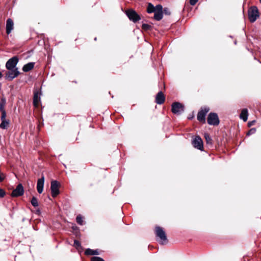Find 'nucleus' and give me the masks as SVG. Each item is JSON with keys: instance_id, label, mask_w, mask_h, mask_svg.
Masks as SVG:
<instances>
[{"instance_id": "f257e3e1", "label": "nucleus", "mask_w": 261, "mask_h": 261, "mask_svg": "<svg viewBox=\"0 0 261 261\" xmlns=\"http://www.w3.org/2000/svg\"><path fill=\"white\" fill-rule=\"evenodd\" d=\"M154 233L156 237H158L160 240V243L162 245L167 244L168 240L166 234L163 228L160 226H156L154 228Z\"/></svg>"}, {"instance_id": "f03ea898", "label": "nucleus", "mask_w": 261, "mask_h": 261, "mask_svg": "<svg viewBox=\"0 0 261 261\" xmlns=\"http://www.w3.org/2000/svg\"><path fill=\"white\" fill-rule=\"evenodd\" d=\"M248 19L250 22H255L259 16V11L255 6H251L248 10Z\"/></svg>"}, {"instance_id": "7ed1b4c3", "label": "nucleus", "mask_w": 261, "mask_h": 261, "mask_svg": "<svg viewBox=\"0 0 261 261\" xmlns=\"http://www.w3.org/2000/svg\"><path fill=\"white\" fill-rule=\"evenodd\" d=\"M210 109L207 107H201L198 112L197 119V120L202 123H205L206 122V116L207 113L210 111Z\"/></svg>"}, {"instance_id": "20e7f679", "label": "nucleus", "mask_w": 261, "mask_h": 261, "mask_svg": "<svg viewBox=\"0 0 261 261\" xmlns=\"http://www.w3.org/2000/svg\"><path fill=\"white\" fill-rule=\"evenodd\" d=\"M125 14L129 19L134 23L141 20L140 16L133 9H129L125 11Z\"/></svg>"}, {"instance_id": "39448f33", "label": "nucleus", "mask_w": 261, "mask_h": 261, "mask_svg": "<svg viewBox=\"0 0 261 261\" xmlns=\"http://www.w3.org/2000/svg\"><path fill=\"white\" fill-rule=\"evenodd\" d=\"M207 122L211 125H218L220 123V120L218 114L214 112L209 113L207 117Z\"/></svg>"}, {"instance_id": "423d86ee", "label": "nucleus", "mask_w": 261, "mask_h": 261, "mask_svg": "<svg viewBox=\"0 0 261 261\" xmlns=\"http://www.w3.org/2000/svg\"><path fill=\"white\" fill-rule=\"evenodd\" d=\"M184 106L179 102H174L171 106V111L174 114H180L184 111Z\"/></svg>"}, {"instance_id": "0eeeda50", "label": "nucleus", "mask_w": 261, "mask_h": 261, "mask_svg": "<svg viewBox=\"0 0 261 261\" xmlns=\"http://www.w3.org/2000/svg\"><path fill=\"white\" fill-rule=\"evenodd\" d=\"M19 59L17 56L10 58L6 63V68L7 69H18L16 65Z\"/></svg>"}, {"instance_id": "6e6552de", "label": "nucleus", "mask_w": 261, "mask_h": 261, "mask_svg": "<svg viewBox=\"0 0 261 261\" xmlns=\"http://www.w3.org/2000/svg\"><path fill=\"white\" fill-rule=\"evenodd\" d=\"M8 71L6 73V79L8 81H12L17 77L20 74L18 69H8Z\"/></svg>"}, {"instance_id": "1a4fd4ad", "label": "nucleus", "mask_w": 261, "mask_h": 261, "mask_svg": "<svg viewBox=\"0 0 261 261\" xmlns=\"http://www.w3.org/2000/svg\"><path fill=\"white\" fill-rule=\"evenodd\" d=\"M24 194V189L21 184H18L16 189L11 193V196L13 197L22 196Z\"/></svg>"}, {"instance_id": "9d476101", "label": "nucleus", "mask_w": 261, "mask_h": 261, "mask_svg": "<svg viewBox=\"0 0 261 261\" xmlns=\"http://www.w3.org/2000/svg\"><path fill=\"white\" fill-rule=\"evenodd\" d=\"M192 145L195 148H196L200 150H203V141L199 136H197L195 137V138L192 141Z\"/></svg>"}, {"instance_id": "9b49d317", "label": "nucleus", "mask_w": 261, "mask_h": 261, "mask_svg": "<svg viewBox=\"0 0 261 261\" xmlns=\"http://www.w3.org/2000/svg\"><path fill=\"white\" fill-rule=\"evenodd\" d=\"M50 189L53 197H56L59 194V183L57 181L53 180L51 182Z\"/></svg>"}, {"instance_id": "f8f14e48", "label": "nucleus", "mask_w": 261, "mask_h": 261, "mask_svg": "<svg viewBox=\"0 0 261 261\" xmlns=\"http://www.w3.org/2000/svg\"><path fill=\"white\" fill-rule=\"evenodd\" d=\"M6 111L5 110H3L1 116L2 122L0 124V127L3 129H7L9 125V121L8 120H7L6 119Z\"/></svg>"}, {"instance_id": "ddd939ff", "label": "nucleus", "mask_w": 261, "mask_h": 261, "mask_svg": "<svg viewBox=\"0 0 261 261\" xmlns=\"http://www.w3.org/2000/svg\"><path fill=\"white\" fill-rule=\"evenodd\" d=\"M165 101V96L162 91L158 93L155 97V102L158 105H162Z\"/></svg>"}, {"instance_id": "4468645a", "label": "nucleus", "mask_w": 261, "mask_h": 261, "mask_svg": "<svg viewBox=\"0 0 261 261\" xmlns=\"http://www.w3.org/2000/svg\"><path fill=\"white\" fill-rule=\"evenodd\" d=\"M44 177L42 176L41 178L38 179L37 184V190L39 194L42 193L44 188Z\"/></svg>"}, {"instance_id": "2eb2a0df", "label": "nucleus", "mask_w": 261, "mask_h": 261, "mask_svg": "<svg viewBox=\"0 0 261 261\" xmlns=\"http://www.w3.org/2000/svg\"><path fill=\"white\" fill-rule=\"evenodd\" d=\"M41 93L38 91H35L34 93V97H33V104L35 107H38L39 102L40 101V95Z\"/></svg>"}, {"instance_id": "dca6fc26", "label": "nucleus", "mask_w": 261, "mask_h": 261, "mask_svg": "<svg viewBox=\"0 0 261 261\" xmlns=\"http://www.w3.org/2000/svg\"><path fill=\"white\" fill-rule=\"evenodd\" d=\"M13 29V20L9 18L7 20L6 23V32L8 34H10L11 31Z\"/></svg>"}, {"instance_id": "f3484780", "label": "nucleus", "mask_w": 261, "mask_h": 261, "mask_svg": "<svg viewBox=\"0 0 261 261\" xmlns=\"http://www.w3.org/2000/svg\"><path fill=\"white\" fill-rule=\"evenodd\" d=\"M248 116V110L247 109H243L240 115V118L242 119L244 122L247 120Z\"/></svg>"}, {"instance_id": "a211bd4d", "label": "nucleus", "mask_w": 261, "mask_h": 261, "mask_svg": "<svg viewBox=\"0 0 261 261\" xmlns=\"http://www.w3.org/2000/svg\"><path fill=\"white\" fill-rule=\"evenodd\" d=\"M35 63L30 62L24 65L22 67V70L24 72H28L32 70L34 67Z\"/></svg>"}, {"instance_id": "6ab92c4d", "label": "nucleus", "mask_w": 261, "mask_h": 261, "mask_svg": "<svg viewBox=\"0 0 261 261\" xmlns=\"http://www.w3.org/2000/svg\"><path fill=\"white\" fill-rule=\"evenodd\" d=\"M85 254L86 255H97L98 254V250H92L90 248H88L85 250Z\"/></svg>"}, {"instance_id": "aec40b11", "label": "nucleus", "mask_w": 261, "mask_h": 261, "mask_svg": "<svg viewBox=\"0 0 261 261\" xmlns=\"http://www.w3.org/2000/svg\"><path fill=\"white\" fill-rule=\"evenodd\" d=\"M154 19L155 20L160 21L163 17V12H154Z\"/></svg>"}, {"instance_id": "412c9836", "label": "nucleus", "mask_w": 261, "mask_h": 261, "mask_svg": "<svg viewBox=\"0 0 261 261\" xmlns=\"http://www.w3.org/2000/svg\"><path fill=\"white\" fill-rule=\"evenodd\" d=\"M155 8L154 6L151 3H148L147 8V12L148 13H151L154 12Z\"/></svg>"}, {"instance_id": "4be33fe9", "label": "nucleus", "mask_w": 261, "mask_h": 261, "mask_svg": "<svg viewBox=\"0 0 261 261\" xmlns=\"http://www.w3.org/2000/svg\"><path fill=\"white\" fill-rule=\"evenodd\" d=\"M204 138L205 139V141H206V142L207 144L212 145L213 140H212L210 135L208 134L205 133L204 134Z\"/></svg>"}, {"instance_id": "5701e85b", "label": "nucleus", "mask_w": 261, "mask_h": 261, "mask_svg": "<svg viewBox=\"0 0 261 261\" xmlns=\"http://www.w3.org/2000/svg\"><path fill=\"white\" fill-rule=\"evenodd\" d=\"M74 246L79 251H81L83 250L80 242L77 240H75L74 241Z\"/></svg>"}, {"instance_id": "b1692460", "label": "nucleus", "mask_w": 261, "mask_h": 261, "mask_svg": "<svg viewBox=\"0 0 261 261\" xmlns=\"http://www.w3.org/2000/svg\"><path fill=\"white\" fill-rule=\"evenodd\" d=\"M142 29L145 31H150L152 29V26L148 24L143 23L142 25Z\"/></svg>"}, {"instance_id": "393cba45", "label": "nucleus", "mask_w": 261, "mask_h": 261, "mask_svg": "<svg viewBox=\"0 0 261 261\" xmlns=\"http://www.w3.org/2000/svg\"><path fill=\"white\" fill-rule=\"evenodd\" d=\"M31 202L32 205L34 207H37L39 205L37 198L34 196L32 197Z\"/></svg>"}, {"instance_id": "a878e982", "label": "nucleus", "mask_w": 261, "mask_h": 261, "mask_svg": "<svg viewBox=\"0 0 261 261\" xmlns=\"http://www.w3.org/2000/svg\"><path fill=\"white\" fill-rule=\"evenodd\" d=\"M76 222L79 224V225H82L83 224V218L82 217L79 215H78L76 218Z\"/></svg>"}, {"instance_id": "bb28decb", "label": "nucleus", "mask_w": 261, "mask_h": 261, "mask_svg": "<svg viewBox=\"0 0 261 261\" xmlns=\"http://www.w3.org/2000/svg\"><path fill=\"white\" fill-rule=\"evenodd\" d=\"M154 8H155L154 12H163V11L164 10L163 9L162 6L161 5H158L155 7H154Z\"/></svg>"}, {"instance_id": "cd10ccee", "label": "nucleus", "mask_w": 261, "mask_h": 261, "mask_svg": "<svg viewBox=\"0 0 261 261\" xmlns=\"http://www.w3.org/2000/svg\"><path fill=\"white\" fill-rule=\"evenodd\" d=\"M163 14L166 15H170L171 14V12L168 8H164L163 11Z\"/></svg>"}, {"instance_id": "c85d7f7f", "label": "nucleus", "mask_w": 261, "mask_h": 261, "mask_svg": "<svg viewBox=\"0 0 261 261\" xmlns=\"http://www.w3.org/2000/svg\"><path fill=\"white\" fill-rule=\"evenodd\" d=\"M255 132H256V128H252L247 132L246 135H247V136H249V135L254 134Z\"/></svg>"}, {"instance_id": "c756f323", "label": "nucleus", "mask_w": 261, "mask_h": 261, "mask_svg": "<svg viewBox=\"0 0 261 261\" xmlns=\"http://www.w3.org/2000/svg\"><path fill=\"white\" fill-rule=\"evenodd\" d=\"M6 194L5 191L0 189V197H4Z\"/></svg>"}, {"instance_id": "7c9ffc66", "label": "nucleus", "mask_w": 261, "mask_h": 261, "mask_svg": "<svg viewBox=\"0 0 261 261\" xmlns=\"http://www.w3.org/2000/svg\"><path fill=\"white\" fill-rule=\"evenodd\" d=\"M190 1V4L192 6H194L198 0H189Z\"/></svg>"}, {"instance_id": "2f4dec72", "label": "nucleus", "mask_w": 261, "mask_h": 261, "mask_svg": "<svg viewBox=\"0 0 261 261\" xmlns=\"http://www.w3.org/2000/svg\"><path fill=\"white\" fill-rule=\"evenodd\" d=\"M255 123V120H253V121H249L248 123V125L249 127H250L252 125H254Z\"/></svg>"}, {"instance_id": "473e14b6", "label": "nucleus", "mask_w": 261, "mask_h": 261, "mask_svg": "<svg viewBox=\"0 0 261 261\" xmlns=\"http://www.w3.org/2000/svg\"><path fill=\"white\" fill-rule=\"evenodd\" d=\"M91 261H98V257L94 256L91 258Z\"/></svg>"}, {"instance_id": "72a5a7b5", "label": "nucleus", "mask_w": 261, "mask_h": 261, "mask_svg": "<svg viewBox=\"0 0 261 261\" xmlns=\"http://www.w3.org/2000/svg\"><path fill=\"white\" fill-rule=\"evenodd\" d=\"M99 261H105V260L103 258L99 257Z\"/></svg>"}, {"instance_id": "f704fd0d", "label": "nucleus", "mask_w": 261, "mask_h": 261, "mask_svg": "<svg viewBox=\"0 0 261 261\" xmlns=\"http://www.w3.org/2000/svg\"><path fill=\"white\" fill-rule=\"evenodd\" d=\"M2 77H3V74H2V73L0 71V79H1Z\"/></svg>"}, {"instance_id": "c9c22d12", "label": "nucleus", "mask_w": 261, "mask_h": 261, "mask_svg": "<svg viewBox=\"0 0 261 261\" xmlns=\"http://www.w3.org/2000/svg\"><path fill=\"white\" fill-rule=\"evenodd\" d=\"M0 110H2V111L3 110H3V108H2V106H1V107H0Z\"/></svg>"}, {"instance_id": "e433bc0d", "label": "nucleus", "mask_w": 261, "mask_h": 261, "mask_svg": "<svg viewBox=\"0 0 261 261\" xmlns=\"http://www.w3.org/2000/svg\"><path fill=\"white\" fill-rule=\"evenodd\" d=\"M76 228H77V227H76V226L73 227V229H75Z\"/></svg>"}, {"instance_id": "4c0bfd02", "label": "nucleus", "mask_w": 261, "mask_h": 261, "mask_svg": "<svg viewBox=\"0 0 261 261\" xmlns=\"http://www.w3.org/2000/svg\"><path fill=\"white\" fill-rule=\"evenodd\" d=\"M94 40H96V37L94 38Z\"/></svg>"}, {"instance_id": "58836bf2", "label": "nucleus", "mask_w": 261, "mask_h": 261, "mask_svg": "<svg viewBox=\"0 0 261 261\" xmlns=\"http://www.w3.org/2000/svg\"><path fill=\"white\" fill-rule=\"evenodd\" d=\"M259 2L261 3V0H259Z\"/></svg>"}]
</instances>
